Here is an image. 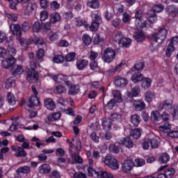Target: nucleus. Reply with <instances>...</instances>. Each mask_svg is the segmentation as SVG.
Segmentation results:
<instances>
[{
	"label": "nucleus",
	"instance_id": "26",
	"mask_svg": "<svg viewBox=\"0 0 178 178\" xmlns=\"http://www.w3.org/2000/svg\"><path fill=\"white\" fill-rule=\"evenodd\" d=\"M144 66H145V64L143 62H139L136 63L128 72L127 74L133 73L135 70H143L144 69Z\"/></svg>",
	"mask_w": 178,
	"mask_h": 178
},
{
	"label": "nucleus",
	"instance_id": "13",
	"mask_svg": "<svg viewBox=\"0 0 178 178\" xmlns=\"http://www.w3.org/2000/svg\"><path fill=\"white\" fill-rule=\"evenodd\" d=\"M38 172L41 175H48V173H51V165L47 163L42 164L38 168Z\"/></svg>",
	"mask_w": 178,
	"mask_h": 178
},
{
	"label": "nucleus",
	"instance_id": "51",
	"mask_svg": "<svg viewBox=\"0 0 178 178\" xmlns=\"http://www.w3.org/2000/svg\"><path fill=\"white\" fill-rule=\"evenodd\" d=\"M56 94H63L66 92V88L65 86H63L62 85H58L57 87H56L55 89Z\"/></svg>",
	"mask_w": 178,
	"mask_h": 178
},
{
	"label": "nucleus",
	"instance_id": "27",
	"mask_svg": "<svg viewBox=\"0 0 178 178\" xmlns=\"http://www.w3.org/2000/svg\"><path fill=\"white\" fill-rule=\"evenodd\" d=\"M134 106L137 111H143V109H145V103L143 100L135 101Z\"/></svg>",
	"mask_w": 178,
	"mask_h": 178
},
{
	"label": "nucleus",
	"instance_id": "45",
	"mask_svg": "<svg viewBox=\"0 0 178 178\" xmlns=\"http://www.w3.org/2000/svg\"><path fill=\"white\" fill-rule=\"evenodd\" d=\"M33 31H34V33H39V31L41 30V29H42V26H41V24H40V22L36 21L34 22L33 26Z\"/></svg>",
	"mask_w": 178,
	"mask_h": 178
},
{
	"label": "nucleus",
	"instance_id": "64",
	"mask_svg": "<svg viewBox=\"0 0 178 178\" xmlns=\"http://www.w3.org/2000/svg\"><path fill=\"white\" fill-rule=\"evenodd\" d=\"M167 133H168V136H169V137H171L172 138H178V131H170V130H169L168 132H167Z\"/></svg>",
	"mask_w": 178,
	"mask_h": 178
},
{
	"label": "nucleus",
	"instance_id": "61",
	"mask_svg": "<svg viewBox=\"0 0 178 178\" xmlns=\"http://www.w3.org/2000/svg\"><path fill=\"white\" fill-rule=\"evenodd\" d=\"M71 173L73 176V178H87L84 173H80L77 175L74 170H71Z\"/></svg>",
	"mask_w": 178,
	"mask_h": 178
},
{
	"label": "nucleus",
	"instance_id": "3",
	"mask_svg": "<svg viewBox=\"0 0 178 178\" xmlns=\"http://www.w3.org/2000/svg\"><path fill=\"white\" fill-rule=\"evenodd\" d=\"M116 58V53L112 48H107L104 50L102 59L105 63H111L113 62Z\"/></svg>",
	"mask_w": 178,
	"mask_h": 178
},
{
	"label": "nucleus",
	"instance_id": "22",
	"mask_svg": "<svg viewBox=\"0 0 178 178\" xmlns=\"http://www.w3.org/2000/svg\"><path fill=\"white\" fill-rule=\"evenodd\" d=\"M115 84L117 87H126L129 84V81L124 78L118 77L115 79Z\"/></svg>",
	"mask_w": 178,
	"mask_h": 178
},
{
	"label": "nucleus",
	"instance_id": "52",
	"mask_svg": "<svg viewBox=\"0 0 178 178\" xmlns=\"http://www.w3.org/2000/svg\"><path fill=\"white\" fill-rule=\"evenodd\" d=\"M170 156H169V154L167 153H163L161 156H160V162L161 163H166L168 161H169Z\"/></svg>",
	"mask_w": 178,
	"mask_h": 178
},
{
	"label": "nucleus",
	"instance_id": "32",
	"mask_svg": "<svg viewBox=\"0 0 178 178\" xmlns=\"http://www.w3.org/2000/svg\"><path fill=\"white\" fill-rule=\"evenodd\" d=\"M60 21V15L58 13H52L50 16V22L52 23V24H55L56 23H58V22Z\"/></svg>",
	"mask_w": 178,
	"mask_h": 178
},
{
	"label": "nucleus",
	"instance_id": "30",
	"mask_svg": "<svg viewBox=\"0 0 178 178\" xmlns=\"http://www.w3.org/2000/svg\"><path fill=\"white\" fill-rule=\"evenodd\" d=\"M7 101L8 102V104L11 106H15L16 105V97L14 95H13L12 92H8L7 95Z\"/></svg>",
	"mask_w": 178,
	"mask_h": 178
},
{
	"label": "nucleus",
	"instance_id": "14",
	"mask_svg": "<svg viewBox=\"0 0 178 178\" xmlns=\"http://www.w3.org/2000/svg\"><path fill=\"white\" fill-rule=\"evenodd\" d=\"M16 59L13 56H10L6 61L3 63V67L4 69H8V67H12V66L15 63Z\"/></svg>",
	"mask_w": 178,
	"mask_h": 178
},
{
	"label": "nucleus",
	"instance_id": "28",
	"mask_svg": "<svg viewBox=\"0 0 178 178\" xmlns=\"http://www.w3.org/2000/svg\"><path fill=\"white\" fill-rule=\"evenodd\" d=\"M102 127L104 130H110L112 127V120L109 118H104L102 120Z\"/></svg>",
	"mask_w": 178,
	"mask_h": 178
},
{
	"label": "nucleus",
	"instance_id": "15",
	"mask_svg": "<svg viewBox=\"0 0 178 178\" xmlns=\"http://www.w3.org/2000/svg\"><path fill=\"white\" fill-rule=\"evenodd\" d=\"M131 80L133 83H140V81H143V80H144V75L138 72H134Z\"/></svg>",
	"mask_w": 178,
	"mask_h": 178
},
{
	"label": "nucleus",
	"instance_id": "20",
	"mask_svg": "<svg viewBox=\"0 0 178 178\" xmlns=\"http://www.w3.org/2000/svg\"><path fill=\"white\" fill-rule=\"evenodd\" d=\"M151 119L153 120V122H156L157 123H161V122H162V116L158 111L152 112Z\"/></svg>",
	"mask_w": 178,
	"mask_h": 178
},
{
	"label": "nucleus",
	"instance_id": "42",
	"mask_svg": "<svg viewBox=\"0 0 178 178\" xmlns=\"http://www.w3.org/2000/svg\"><path fill=\"white\" fill-rule=\"evenodd\" d=\"M60 116H62L60 113H54L52 114L49 115V119L51 120V122H56V120H59L60 119Z\"/></svg>",
	"mask_w": 178,
	"mask_h": 178
},
{
	"label": "nucleus",
	"instance_id": "35",
	"mask_svg": "<svg viewBox=\"0 0 178 178\" xmlns=\"http://www.w3.org/2000/svg\"><path fill=\"white\" fill-rule=\"evenodd\" d=\"M80 92V88L76 85L70 86V89L68 90V94L70 95H76Z\"/></svg>",
	"mask_w": 178,
	"mask_h": 178
},
{
	"label": "nucleus",
	"instance_id": "56",
	"mask_svg": "<svg viewBox=\"0 0 178 178\" xmlns=\"http://www.w3.org/2000/svg\"><path fill=\"white\" fill-rule=\"evenodd\" d=\"M14 83H15V79H13V78H9L6 81V83H5L6 88H7V90H8V88H12V86H13Z\"/></svg>",
	"mask_w": 178,
	"mask_h": 178
},
{
	"label": "nucleus",
	"instance_id": "9",
	"mask_svg": "<svg viewBox=\"0 0 178 178\" xmlns=\"http://www.w3.org/2000/svg\"><path fill=\"white\" fill-rule=\"evenodd\" d=\"M140 86H135L131 88V92H127L128 99L130 102H133L134 97H138V94L140 92Z\"/></svg>",
	"mask_w": 178,
	"mask_h": 178
},
{
	"label": "nucleus",
	"instance_id": "29",
	"mask_svg": "<svg viewBox=\"0 0 178 178\" xmlns=\"http://www.w3.org/2000/svg\"><path fill=\"white\" fill-rule=\"evenodd\" d=\"M88 65V61L86 60H79L76 61V67L78 70H83V69L87 67Z\"/></svg>",
	"mask_w": 178,
	"mask_h": 178
},
{
	"label": "nucleus",
	"instance_id": "55",
	"mask_svg": "<svg viewBox=\"0 0 178 178\" xmlns=\"http://www.w3.org/2000/svg\"><path fill=\"white\" fill-rule=\"evenodd\" d=\"M152 9L154 10V12L159 13L160 12H162L163 9H165V7L162 4H156L153 6Z\"/></svg>",
	"mask_w": 178,
	"mask_h": 178
},
{
	"label": "nucleus",
	"instance_id": "59",
	"mask_svg": "<svg viewBox=\"0 0 178 178\" xmlns=\"http://www.w3.org/2000/svg\"><path fill=\"white\" fill-rule=\"evenodd\" d=\"M113 97L117 99V102H122V94L119 90H115L113 92Z\"/></svg>",
	"mask_w": 178,
	"mask_h": 178
},
{
	"label": "nucleus",
	"instance_id": "1",
	"mask_svg": "<svg viewBox=\"0 0 178 178\" xmlns=\"http://www.w3.org/2000/svg\"><path fill=\"white\" fill-rule=\"evenodd\" d=\"M31 70L26 73V80L29 83H34L38 80V72L35 71L37 64L35 62L32 61L30 63Z\"/></svg>",
	"mask_w": 178,
	"mask_h": 178
},
{
	"label": "nucleus",
	"instance_id": "44",
	"mask_svg": "<svg viewBox=\"0 0 178 178\" xmlns=\"http://www.w3.org/2000/svg\"><path fill=\"white\" fill-rule=\"evenodd\" d=\"M150 145L152 149L159 148V140L156 138L150 139Z\"/></svg>",
	"mask_w": 178,
	"mask_h": 178
},
{
	"label": "nucleus",
	"instance_id": "17",
	"mask_svg": "<svg viewBox=\"0 0 178 178\" xmlns=\"http://www.w3.org/2000/svg\"><path fill=\"white\" fill-rule=\"evenodd\" d=\"M6 47H8L7 51L9 52V54L11 55H16V49L13 47V40H6Z\"/></svg>",
	"mask_w": 178,
	"mask_h": 178
},
{
	"label": "nucleus",
	"instance_id": "25",
	"mask_svg": "<svg viewBox=\"0 0 178 178\" xmlns=\"http://www.w3.org/2000/svg\"><path fill=\"white\" fill-rule=\"evenodd\" d=\"M131 122L135 127H137L141 122V118L137 114H134L131 116Z\"/></svg>",
	"mask_w": 178,
	"mask_h": 178
},
{
	"label": "nucleus",
	"instance_id": "37",
	"mask_svg": "<svg viewBox=\"0 0 178 178\" xmlns=\"http://www.w3.org/2000/svg\"><path fill=\"white\" fill-rule=\"evenodd\" d=\"M118 44L120 47H125V48H127L129 45L131 44V39L124 38Z\"/></svg>",
	"mask_w": 178,
	"mask_h": 178
},
{
	"label": "nucleus",
	"instance_id": "60",
	"mask_svg": "<svg viewBox=\"0 0 178 178\" xmlns=\"http://www.w3.org/2000/svg\"><path fill=\"white\" fill-rule=\"evenodd\" d=\"M76 58V54L74 52H72L68 54L65 57V60L67 62H72V60H74Z\"/></svg>",
	"mask_w": 178,
	"mask_h": 178
},
{
	"label": "nucleus",
	"instance_id": "36",
	"mask_svg": "<svg viewBox=\"0 0 178 178\" xmlns=\"http://www.w3.org/2000/svg\"><path fill=\"white\" fill-rule=\"evenodd\" d=\"M104 105L106 109H108L111 111V109H113V108H115V105H116V99H111L106 104H105V102H104Z\"/></svg>",
	"mask_w": 178,
	"mask_h": 178
},
{
	"label": "nucleus",
	"instance_id": "63",
	"mask_svg": "<svg viewBox=\"0 0 178 178\" xmlns=\"http://www.w3.org/2000/svg\"><path fill=\"white\" fill-rule=\"evenodd\" d=\"M42 29H43L44 33L49 31L51 30V22L42 24Z\"/></svg>",
	"mask_w": 178,
	"mask_h": 178
},
{
	"label": "nucleus",
	"instance_id": "58",
	"mask_svg": "<svg viewBox=\"0 0 178 178\" xmlns=\"http://www.w3.org/2000/svg\"><path fill=\"white\" fill-rule=\"evenodd\" d=\"M99 24L98 22H92L91 26L89 27L90 31H97L99 29Z\"/></svg>",
	"mask_w": 178,
	"mask_h": 178
},
{
	"label": "nucleus",
	"instance_id": "23",
	"mask_svg": "<svg viewBox=\"0 0 178 178\" xmlns=\"http://www.w3.org/2000/svg\"><path fill=\"white\" fill-rule=\"evenodd\" d=\"M134 38H135L138 42H143V41H144V33L140 30L136 31L134 33Z\"/></svg>",
	"mask_w": 178,
	"mask_h": 178
},
{
	"label": "nucleus",
	"instance_id": "54",
	"mask_svg": "<svg viewBox=\"0 0 178 178\" xmlns=\"http://www.w3.org/2000/svg\"><path fill=\"white\" fill-rule=\"evenodd\" d=\"M164 174L165 175L167 178H172L175 175V169L173 168H170L167 169Z\"/></svg>",
	"mask_w": 178,
	"mask_h": 178
},
{
	"label": "nucleus",
	"instance_id": "7",
	"mask_svg": "<svg viewBox=\"0 0 178 178\" xmlns=\"http://www.w3.org/2000/svg\"><path fill=\"white\" fill-rule=\"evenodd\" d=\"M178 44V37L175 36L171 39L170 43L168 45V48L166 49L165 54L166 56H170L173 51H175V45H177Z\"/></svg>",
	"mask_w": 178,
	"mask_h": 178
},
{
	"label": "nucleus",
	"instance_id": "62",
	"mask_svg": "<svg viewBox=\"0 0 178 178\" xmlns=\"http://www.w3.org/2000/svg\"><path fill=\"white\" fill-rule=\"evenodd\" d=\"M88 176H96V177L98 178V173H99V172L95 171V170L92 169V168H88Z\"/></svg>",
	"mask_w": 178,
	"mask_h": 178
},
{
	"label": "nucleus",
	"instance_id": "16",
	"mask_svg": "<svg viewBox=\"0 0 178 178\" xmlns=\"http://www.w3.org/2000/svg\"><path fill=\"white\" fill-rule=\"evenodd\" d=\"M44 106L48 108L49 111H54L55 108H56V105L51 98H48L44 100Z\"/></svg>",
	"mask_w": 178,
	"mask_h": 178
},
{
	"label": "nucleus",
	"instance_id": "47",
	"mask_svg": "<svg viewBox=\"0 0 178 178\" xmlns=\"http://www.w3.org/2000/svg\"><path fill=\"white\" fill-rule=\"evenodd\" d=\"M145 101L148 102V104H151L152 102V99H154V94L151 91H147L145 94Z\"/></svg>",
	"mask_w": 178,
	"mask_h": 178
},
{
	"label": "nucleus",
	"instance_id": "57",
	"mask_svg": "<svg viewBox=\"0 0 178 178\" xmlns=\"http://www.w3.org/2000/svg\"><path fill=\"white\" fill-rule=\"evenodd\" d=\"M30 29H31V25L30 24V23L27 22H23L22 25V31L26 33V31H29L30 30Z\"/></svg>",
	"mask_w": 178,
	"mask_h": 178
},
{
	"label": "nucleus",
	"instance_id": "11",
	"mask_svg": "<svg viewBox=\"0 0 178 178\" xmlns=\"http://www.w3.org/2000/svg\"><path fill=\"white\" fill-rule=\"evenodd\" d=\"M156 20H158L156 19V17H148V19L146 21L141 22L140 25V22H138L139 27H142V29H144L145 27H151V26H152L154 23H156Z\"/></svg>",
	"mask_w": 178,
	"mask_h": 178
},
{
	"label": "nucleus",
	"instance_id": "38",
	"mask_svg": "<svg viewBox=\"0 0 178 178\" xmlns=\"http://www.w3.org/2000/svg\"><path fill=\"white\" fill-rule=\"evenodd\" d=\"M166 12L168 15H171L172 17H176V7L175 6H168L165 8Z\"/></svg>",
	"mask_w": 178,
	"mask_h": 178
},
{
	"label": "nucleus",
	"instance_id": "48",
	"mask_svg": "<svg viewBox=\"0 0 178 178\" xmlns=\"http://www.w3.org/2000/svg\"><path fill=\"white\" fill-rule=\"evenodd\" d=\"M83 44L85 45H90L91 42H92V40L91 39V37L87 34H84L82 38Z\"/></svg>",
	"mask_w": 178,
	"mask_h": 178
},
{
	"label": "nucleus",
	"instance_id": "39",
	"mask_svg": "<svg viewBox=\"0 0 178 178\" xmlns=\"http://www.w3.org/2000/svg\"><path fill=\"white\" fill-rule=\"evenodd\" d=\"M151 83H152V80L149 78H143L142 80L141 86L143 88H149L151 87Z\"/></svg>",
	"mask_w": 178,
	"mask_h": 178
},
{
	"label": "nucleus",
	"instance_id": "49",
	"mask_svg": "<svg viewBox=\"0 0 178 178\" xmlns=\"http://www.w3.org/2000/svg\"><path fill=\"white\" fill-rule=\"evenodd\" d=\"M151 145V139L145 138L142 143V147L143 149H148L149 148V145Z\"/></svg>",
	"mask_w": 178,
	"mask_h": 178
},
{
	"label": "nucleus",
	"instance_id": "19",
	"mask_svg": "<svg viewBox=\"0 0 178 178\" xmlns=\"http://www.w3.org/2000/svg\"><path fill=\"white\" fill-rule=\"evenodd\" d=\"M141 133H143V130L140 128H136L130 131L129 136L135 138V140H138L141 137Z\"/></svg>",
	"mask_w": 178,
	"mask_h": 178
},
{
	"label": "nucleus",
	"instance_id": "6",
	"mask_svg": "<svg viewBox=\"0 0 178 178\" xmlns=\"http://www.w3.org/2000/svg\"><path fill=\"white\" fill-rule=\"evenodd\" d=\"M10 29L13 34L17 36V40L18 41H22V28L20 27V25L11 24Z\"/></svg>",
	"mask_w": 178,
	"mask_h": 178
},
{
	"label": "nucleus",
	"instance_id": "4",
	"mask_svg": "<svg viewBox=\"0 0 178 178\" xmlns=\"http://www.w3.org/2000/svg\"><path fill=\"white\" fill-rule=\"evenodd\" d=\"M168 34V31L165 28H161L159 30L158 33H154L152 36V40L158 42V44H162L166 38V35Z\"/></svg>",
	"mask_w": 178,
	"mask_h": 178
},
{
	"label": "nucleus",
	"instance_id": "2",
	"mask_svg": "<svg viewBox=\"0 0 178 178\" xmlns=\"http://www.w3.org/2000/svg\"><path fill=\"white\" fill-rule=\"evenodd\" d=\"M163 121V124L160 127V131L163 133H168L169 130L172 128L169 122H170V115L166 112H163L161 115V122Z\"/></svg>",
	"mask_w": 178,
	"mask_h": 178
},
{
	"label": "nucleus",
	"instance_id": "12",
	"mask_svg": "<svg viewBox=\"0 0 178 178\" xmlns=\"http://www.w3.org/2000/svg\"><path fill=\"white\" fill-rule=\"evenodd\" d=\"M70 153L72 157L71 165H74V163H83V159L79 154V152H73L72 150H70Z\"/></svg>",
	"mask_w": 178,
	"mask_h": 178
},
{
	"label": "nucleus",
	"instance_id": "5",
	"mask_svg": "<svg viewBox=\"0 0 178 178\" xmlns=\"http://www.w3.org/2000/svg\"><path fill=\"white\" fill-rule=\"evenodd\" d=\"M104 162L107 166H108V168L113 169V170H118V169H119V163H118V160L112 157V156H106L104 158Z\"/></svg>",
	"mask_w": 178,
	"mask_h": 178
},
{
	"label": "nucleus",
	"instance_id": "10",
	"mask_svg": "<svg viewBox=\"0 0 178 178\" xmlns=\"http://www.w3.org/2000/svg\"><path fill=\"white\" fill-rule=\"evenodd\" d=\"M133 168H134V162L133 161V160H126L122 163V170L125 173H129V172H131Z\"/></svg>",
	"mask_w": 178,
	"mask_h": 178
},
{
	"label": "nucleus",
	"instance_id": "43",
	"mask_svg": "<svg viewBox=\"0 0 178 178\" xmlns=\"http://www.w3.org/2000/svg\"><path fill=\"white\" fill-rule=\"evenodd\" d=\"M92 20L95 23H99L101 24L102 23V19H101V16L98 13H95L92 14Z\"/></svg>",
	"mask_w": 178,
	"mask_h": 178
},
{
	"label": "nucleus",
	"instance_id": "33",
	"mask_svg": "<svg viewBox=\"0 0 178 178\" xmlns=\"http://www.w3.org/2000/svg\"><path fill=\"white\" fill-rule=\"evenodd\" d=\"M12 73L16 77L23 73V68H22V66L15 65L12 69Z\"/></svg>",
	"mask_w": 178,
	"mask_h": 178
},
{
	"label": "nucleus",
	"instance_id": "40",
	"mask_svg": "<svg viewBox=\"0 0 178 178\" xmlns=\"http://www.w3.org/2000/svg\"><path fill=\"white\" fill-rule=\"evenodd\" d=\"M48 38L50 41H56L59 40V33L50 31L48 34Z\"/></svg>",
	"mask_w": 178,
	"mask_h": 178
},
{
	"label": "nucleus",
	"instance_id": "34",
	"mask_svg": "<svg viewBox=\"0 0 178 178\" xmlns=\"http://www.w3.org/2000/svg\"><path fill=\"white\" fill-rule=\"evenodd\" d=\"M87 5L92 9H98L99 8V1L98 0H88Z\"/></svg>",
	"mask_w": 178,
	"mask_h": 178
},
{
	"label": "nucleus",
	"instance_id": "8",
	"mask_svg": "<svg viewBox=\"0 0 178 178\" xmlns=\"http://www.w3.org/2000/svg\"><path fill=\"white\" fill-rule=\"evenodd\" d=\"M117 143L120 145H125L127 148L129 149L134 147V143H133V140H131L130 137L118 138Z\"/></svg>",
	"mask_w": 178,
	"mask_h": 178
},
{
	"label": "nucleus",
	"instance_id": "53",
	"mask_svg": "<svg viewBox=\"0 0 178 178\" xmlns=\"http://www.w3.org/2000/svg\"><path fill=\"white\" fill-rule=\"evenodd\" d=\"M65 58L61 55H57L53 58V62L54 63H63Z\"/></svg>",
	"mask_w": 178,
	"mask_h": 178
},
{
	"label": "nucleus",
	"instance_id": "24",
	"mask_svg": "<svg viewBox=\"0 0 178 178\" xmlns=\"http://www.w3.org/2000/svg\"><path fill=\"white\" fill-rule=\"evenodd\" d=\"M13 150L16 151L15 156H17V158H22L23 156H27V152H26V151H24V149H23L20 147H17L15 149H13Z\"/></svg>",
	"mask_w": 178,
	"mask_h": 178
},
{
	"label": "nucleus",
	"instance_id": "41",
	"mask_svg": "<svg viewBox=\"0 0 178 178\" xmlns=\"http://www.w3.org/2000/svg\"><path fill=\"white\" fill-rule=\"evenodd\" d=\"M97 178H113V175L106 171H99Z\"/></svg>",
	"mask_w": 178,
	"mask_h": 178
},
{
	"label": "nucleus",
	"instance_id": "50",
	"mask_svg": "<svg viewBox=\"0 0 178 178\" xmlns=\"http://www.w3.org/2000/svg\"><path fill=\"white\" fill-rule=\"evenodd\" d=\"M145 165V160L143 159H135L134 166L137 168H140L141 166H144Z\"/></svg>",
	"mask_w": 178,
	"mask_h": 178
},
{
	"label": "nucleus",
	"instance_id": "21",
	"mask_svg": "<svg viewBox=\"0 0 178 178\" xmlns=\"http://www.w3.org/2000/svg\"><path fill=\"white\" fill-rule=\"evenodd\" d=\"M31 172V167L28 166V165H24L22 167H19L17 170V173L18 175H20L22 173V175H29Z\"/></svg>",
	"mask_w": 178,
	"mask_h": 178
},
{
	"label": "nucleus",
	"instance_id": "18",
	"mask_svg": "<svg viewBox=\"0 0 178 178\" xmlns=\"http://www.w3.org/2000/svg\"><path fill=\"white\" fill-rule=\"evenodd\" d=\"M40 105V99L37 96H32L28 102V106L33 108V106H38Z\"/></svg>",
	"mask_w": 178,
	"mask_h": 178
},
{
	"label": "nucleus",
	"instance_id": "46",
	"mask_svg": "<svg viewBox=\"0 0 178 178\" xmlns=\"http://www.w3.org/2000/svg\"><path fill=\"white\" fill-rule=\"evenodd\" d=\"M104 38L99 34H96L94 37V44H95V45H99V44L104 42Z\"/></svg>",
	"mask_w": 178,
	"mask_h": 178
},
{
	"label": "nucleus",
	"instance_id": "31",
	"mask_svg": "<svg viewBox=\"0 0 178 178\" xmlns=\"http://www.w3.org/2000/svg\"><path fill=\"white\" fill-rule=\"evenodd\" d=\"M34 9H35V3L31 2L29 3L25 10V15L30 16V15L33 13Z\"/></svg>",
	"mask_w": 178,
	"mask_h": 178
}]
</instances>
